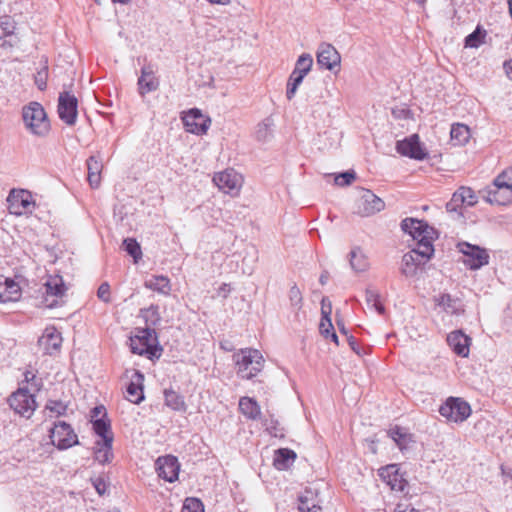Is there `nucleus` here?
Instances as JSON below:
<instances>
[{
    "mask_svg": "<svg viewBox=\"0 0 512 512\" xmlns=\"http://www.w3.org/2000/svg\"><path fill=\"white\" fill-rule=\"evenodd\" d=\"M130 348L132 353L138 355H148L159 357L162 348L158 345L156 331L153 328H139L134 336L130 338Z\"/></svg>",
    "mask_w": 512,
    "mask_h": 512,
    "instance_id": "1",
    "label": "nucleus"
},
{
    "mask_svg": "<svg viewBox=\"0 0 512 512\" xmlns=\"http://www.w3.org/2000/svg\"><path fill=\"white\" fill-rule=\"evenodd\" d=\"M233 358L238 367V375L243 379H251L263 369L264 359L257 349H241Z\"/></svg>",
    "mask_w": 512,
    "mask_h": 512,
    "instance_id": "2",
    "label": "nucleus"
},
{
    "mask_svg": "<svg viewBox=\"0 0 512 512\" xmlns=\"http://www.w3.org/2000/svg\"><path fill=\"white\" fill-rule=\"evenodd\" d=\"M401 229L417 241L416 246L423 244L434 248L433 242L437 239L438 233L427 222L415 218H405L401 221Z\"/></svg>",
    "mask_w": 512,
    "mask_h": 512,
    "instance_id": "3",
    "label": "nucleus"
},
{
    "mask_svg": "<svg viewBox=\"0 0 512 512\" xmlns=\"http://www.w3.org/2000/svg\"><path fill=\"white\" fill-rule=\"evenodd\" d=\"M22 117L25 126L31 133L43 136L49 131V121L43 106L38 102H30L23 107Z\"/></svg>",
    "mask_w": 512,
    "mask_h": 512,
    "instance_id": "4",
    "label": "nucleus"
},
{
    "mask_svg": "<svg viewBox=\"0 0 512 512\" xmlns=\"http://www.w3.org/2000/svg\"><path fill=\"white\" fill-rule=\"evenodd\" d=\"M434 255V248L427 245H419L411 251L405 253L402 257L401 272L406 277H412L416 274L419 266L424 265Z\"/></svg>",
    "mask_w": 512,
    "mask_h": 512,
    "instance_id": "5",
    "label": "nucleus"
},
{
    "mask_svg": "<svg viewBox=\"0 0 512 512\" xmlns=\"http://www.w3.org/2000/svg\"><path fill=\"white\" fill-rule=\"evenodd\" d=\"M457 248L464 255L463 263L470 270H478L489 263V253L483 247L462 241L457 244Z\"/></svg>",
    "mask_w": 512,
    "mask_h": 512,
    "instance_id": "6",
    "label": "nucleus"
},
{
    "mask_svg": "<svg viewBox=\"0 0 512 512\" xmlns=\"http://www.w3.org/2000/svg\"><path fill=\"white\" fill-rule=\"evenodd\" d=\"M49 432L51 443L59 450H66L79 444L74 429L64 421L54 423Z\"/></svg>",
    "mask_w": 512,
    "mask_h": 512,
    "instance_id": "7",
    "label": "nucleus"
},
{
    "mask_svg": "<svg viewBox=\"0 0 512 512\" xmlns=\"http://www.w3.org/2000/svg\"><path fill=\"white\" fill-rule=\"evenodd\" d=\"M10 407L19 415L30 418L36 407L35 395L28 388L21 387L9 398Z\"/></svg>",
    "mask_w": 512,
    "mask_h": 512,
    "instance_id": "8",
    "label": "nucleus"
},
{
    "mask_svg": "<svg viewBox=\"0 0 512 512\" xmlns=\"http://www.w3.org/2000/svg\"><path fill=\"white\" fill-rule=\"evenodd\" d=\"M7 203L10 214L16 216L32 213L35 208L31 193L24 189H12L7 197Z\"/></svg>",
    "mask_w": 512,
    "mask_h": 512,
    "instance_id": "9",
    "label": "nucleus"
},
{
    "mask_svg": "<svg viewBox=\"0 0 512 512\" xmlns=\"http://www.w3.org/2000/svg\"><path fill=\"white\" fill-rule=\"evenodd\" d=\"M439 413L449 421L463 422L470 416L471 407L460 398L450 397L440 406Z\"/></svg>",
    "mask_w": 512,
    "mask_h": 512,
    "instance_id": "10",
    "label": "nucleus"
},
{
    "mask_svg": "<svg viewBox=\"0 0 512 512\" xmlns=\"http://www.w3.org/2000/svg\"><path fill=\"white\" fill-rule=\"evenodd\" d=\"M213 181L220 190L232 195H237L243 184L242 175L234 169H226L215 174Z\"/></svg>",
    "mask_w": 512,
    "mask_h": 512,
    "instance_id": "11",
    "label": "nucleus"
},
{
    "mask_svg": "<svg viewBox=\"0 0 512 512\" xmlns=\"http://www.w3.org/2000/svg\"><path fill=\"white\" fill-rule=\"evenodd\" d=\"M396 151L402 156L419 161L426 159L428 156V153L420 143V139L417 134L410 135L403 140L397 141Z\"/></svg>",
    "mask_w": 512,
    "mask_h": 512,
    "instance_id": "12",
    "label": "nucleus"
},
{
    "mask_svg": "<svg viewBox=\"0 0 512 512\" xmlns=\"http://www.w3.org/2000/svg\"><path fill=\"white\" fill-rule=\"evenodd\" d=\"M77 98L69 92H62L58 99L59 118L67 125L72 126L77 120Z\"/></svg>",
    "mask_w": 512,
    "mask_h": 512,
    "instance_id": "13",
    "label": "nucleus"
},
{
    "mask_svg": "<svg viewBox=\"0 0 512 512\" xmlns=\"http://www.w3.org/2000/svg\"><path fill=\"white\" fill-rule=\"evenodd\" d=\"M379 476L393 491L405 492L408 487V481L397 464L382 467Z\"/></svg>",
    "mask_w": 512,
    "mask_h": 512,
    "instance_id": "14",
    "label": "nucleus"
},
{
    "mask_svg": "<svg viewBox=\"0 0 512 512\" xmlns=\"http://www.w3.org/2000/svg\"><path fill=\"white\" fill-rule=\"evenodd\" d=\"M185 130L196 135H203L210 125V118L204 116L197 108L189 110L182 117Z\"/></svg>",
    "mask_w": 512,
    "mask_h": 512,
    "instance_id": "15",
    "label": "nucleus"
},
{
    "mask_svg": "<svg viewBox=\"0 0 512 512\" xmlns=\"http://www.w3.org/2000/svg\"><path fill=\"white\" fill-rule=\"evenodd\" d=\"M44 303L46 307L53 308L57 305L58 299H61L66 291L61 276H50L44 284Z\"/></svg>",
    "mask_w": 512,
    "mask_h": 512,
    "instance_id": "16",
    "label": "nucleus"
},
{
    "mask_svg": "<svg viewBox=\"0 0 512 512\" xmlns=\"http://www.w3.org/2000/svg\"><path fill=\"white\" fill-rule=\"evenodd\" d=\"M385 207L384 201L370 190H364L357 205V213L361 216H371Z\"/></svg>",
    "mask_w": 512,
    "mask_h": 512,
    "instance_id": "17",
    "label": "nucleus"
},
{
    "mask_svg": "<svg viewBox=\"0 0 512 512\" xmlns=\"http://www.w3.org/2000/svg\"><path fill=\"white\" fill-rule=\"evenodd\" d=\"M341 56L336 48L329 43H321L317 51V64L324 69L332 71L339 67Z\"/></svg>",
    "mask_w": 512,
    "mask_h": 512,
    "instance_id": "18",
    "label": "nucleus"
},
{
    "mask_svg": "<svg viewBox=\"0 0 512 512\" xmlns=\"http://www.w3.org/2000/svg\"><path fill=\"white\" fill-rule=\"evenodd\" d=\"M447 344L459 357L466 358L470 353L471 338L462 330H454L447 335Z\"/></svg>",
    "mask_w": 512,
    "mask_h": 512,
    "instance_id": "19",
    "label": "nucleus"
},
{
    "mask_svg": "<svg viewBox=\"0 0 512 512\" xmlns=\"http://www.w3.org/2000/svg\"><path fill=\"white\" fill-rule=\"evenodd\" d=\"M179 463L174 456L159 457L156 461L158 476L170 483L178 479Z\"/></svg>",
    "mask_w": 512,
    "mask_h": 512,
    "instance_id": "20",
    "label": "nucleus"
},
{
    "mask_svg": "<svg viewBox=\"0 0 512 512\" xmlns=\"http://www.w3.org/2000/svg\"><path fill=\"white\" fill-rule=\"evenodd\" d=\"M478 197L470 187L462 186L452 195L451 200L446 204L448 211H457L463 205L474 206Z\"/></svg>",
    "mask_w": 512,
    "mask_h": 512,
    "instance_id": "21",
    "label": "nucleus"
},
{
    "mask_svg": "<svg viewBox=\"0 0 512 512\" xmlns=\"http://www.w3.org/2000/svg\"><path fill=\"white\" fill-rule=\"evenodd\" d=\"M38 345L44 350L45 354H54L61 348V333L54 326L46 327L42 336L38 339Z\"/></svg>",
    "mask_w": 512,
    "mask_h": 512,
    "instance_id": "22",
    "label": "nucleus"
},
{
    "mask_svg": "<svg viewBox=\"0 0 512 512\" xmlns=\"http://www.w3.org/2000/svg\"><path fill=\"white\" fill-rule=\"evenodd\" d=\"M484 198L491 204L508 205L512 203V190L499 188L493 182L485 190Z\"/></svg>",
    "mask_w": 512,
    "mask_h": 512,
    "instance_id": "23",
    "label": "nucleus"
},
{
    "mask_svg": "<svg viewBox=\"0 0 512 512\" xmlns=\"http://www.w3.org/2000/svg\"><path fill=\"white\" fill-rule=\"evenodd\" d=\"M143 381L144 375L136 371L126 388V399L131 403L140 404L144 400Z\"/></svg>",
    "mask_w": 512,
    "mask_h": 512,
    "instance_id": "24",
    "label": "nucleus"
},
{
    "mask_svg": "<svg viewBox=\"0 0 512 512\" xmlns=\"http://www.w3.org/2000/svg\"><path fill=\"white\" fill-rule=\"evenodd\" d=\"M138 87L141 95L158 89L159 81L154 76V71L150 65H146L142 68L141 76L138 79Z\"/></svg>",
    "mask_w": 512,
    "mask_h": 512,
    "instance_id": "25",
    "label": "nucleus"
},
{
    "mask_svg": "<svg viewBox=\"0 0 512 512\" xmlns=\"http://www.w3.org/2000/svg\"><path fill=\"white\" fill-rule=\"evenodd\" d=\"M88 182L92 188H98L101 183V171L103 164L96 156H90L87 161Z\"/></svg>",
    "mask_w": 512,
    "mask_h": 512,
    "instance_id": "26",
    "label": "nucleus"
},
{
    "mask_svg": "<svg viewBox=\"0 0 512 512\" xmlns=\"http://www.w3.org/2000/svg\"><path fill=\"white\" fill-rule=\"evenodd\" d=\"M20 297V287L12 279L5 278L4 282H0V303L16 301Z\"/></svg>",
    "mask_w": 512,
    "mask_h": 512,
    "instance_id": "27",
    "label": "nucleus"
},
{
    "mask_svg": "<svg viewBox=\"0 0 512 512\" xmlns=\"http://www.w3.org/2000/svg\"><path fill=\"white\" fill-rule=\"evenodd\" d=\"M113 437L104 441H97L94 448V458L100 464L110 463L113 458L112 452Z\"/></svg>",
    "mask_w": 512,
    "mask_h": 512,
    "instance_id": "28",
    "label": "nucleus"
},
{
    "mask_svg": "<svg viewBox=\"0 0 512 512\" xmlns=\"http://www.w3.org/2000/svg\"><path fill=\"white\" fill-rule=\"evenodd\" d=\"M296 453L288 448H280L275 451L273 465L277 470H287L295 461Z\"/></svg>",
    "mask_w": 512,
    "mask_h": 512,
    "instance_id": "29",
    "label": "nucleus"
},
{
    "mask_svg": "<svg viewBox=\"0 0 512 512\" xmlns=\"http://www.w3.org/2000/svg\"><path fill=\"white\" fill-rule=\"evenodd\" d=\"M144 287L165 296L169 295L171 291L170 280L163 275H155L145 280Z\"/></svg>",
    "mask_w": 512,
    "mask_h": 512,
    "instance_id": "30",
    "label": "nucleus"
},
{
    "mask_svg": "<svg viewBox=\"0 0 512 512\" xmlns=\"http://www.w3.org/2000/svg\"><path fill=\"white\" fill-rule=\"evenodd\" d=\"M298 510L299 512H321L317 495L311 490H305L299 496Z\"/></svg>",
    "mask_w": 512,
    "mask_h": 512,
    "instance_id": "31",
    "label": "nucleus"
},
{
    "mask_svg": "<svg viewBox=\"0 0 512 512\" xmlns=\"http://www.w3.org/2000/svg\"><path fill=\"white\" fill-rule=\"evenodd\" d=\"M450 137L454 145L463 146L471 137L470 128L465 124L455 123L451 126Z\"/></svg>",
    "mask_w": 512,
    "mask_h": 512,
    "instance_id": "32",
    "label": "nucleus"
},
{
    "mask_svg": "<svg viewBox=\"0 0 512 512\" xmlns=\"http://www.w3.org/2000/svg\"><path fill=\"white\" fill-rule=\"evenodd\" d=\"M350 266L357 273L367 271L370 266L367 256L358 247L350 252Z\"/></svg>",
    "mask_w": 512,
    "mask_h": 512,
    "instance_id": "33",
    "label": "nucleus"
},
{
    "mask_svg": "<svg viewBox=\"0 0 512 512\" xmlns=\"http://www.w3.org/2000/svg\"><path fill=\"white\" fill-rule=\"evenodd\" d=\"M239 409L242 414L251 420H256L260 417L261 411L258 403L249 397H242L239 401Z\"/></svg>",
    "mask_w": 512,
    "mask_h": 512,
    "instance_id": "34",
    "label": "nucleus"
},
{
    "mask_svg": "<svg viewBox=\"0 0 512 512\" xmlns=\"http://www.w3.org/2000/svg\"><path fill=\"white\" fill-rule=\"evenodd\" d=\"M165 404L169 408L174 411L185 412L186 411V403L184 397L180 395L178 392L172 389H166L164 391Z\"/></svg>",
    "mask_w": 512,
    "mask_h": 512,
    "instance_id": "35",
    "label": "nucleus"
},
{
    "mask_svg": "<svg viewBox=\"0 0 512 512\" xmlns=\"http://www.w3.org/2000/svg\"><path fill=\"white\" fill-rule=\"evenodd\" d=\"M312 65V56L309 53H303L298 57L292 74L305 78V76L310 72Z\"/></svg>",
    "mask_w": 512,
    "mask_h": 512,
    "instance_id": "36",
    "label": "nucleus"
},
{
    "mask_svg": "<svg viewBox=\"0 0 512 512\" xmlns=\"http://www.w3.org/2000/svg\"><path fill=\"white\" fill-rule=\"evenodd\" d=\"M140 316L144 319L147 327L153 328L161 321L158 305H150L148 308L140 309Z\"/></svg>",
    "mask_w": 512,
    "mask_h": 512,
    "instance_id": "37",
    "label": "nucleus"
},
{
    "mask_svg": "<svg viewBox=\"0 0 512 512\" xmlns=\"http://www.w3.org/2000/svg\"><path fill=\"white\" fill-rule=\"evenodd\" d=\"M332 307L329 304L328 310H325V299H322L321 301V322L319 325V331L321 335H323L325 338H329L330 331L333 330V325L331 322V315Z\"/></svg>",
    "mask_w": 512,
    "mask_h": 512,
    "instance_id": "38",
    "label": "nucleus"
},
{
    "mask_svg": "<svg viewBox=\"0 0 512 512\" xmlns=\"http://www.w3.org/2000/svg\"><path fill=\"white\" fill-rule=\"evenodd\" d=\"M436 304L444 311L450 314H457L459 312V303L457 299L451 297L450 294H441L435 298Z\"/></svg>",
    "mask_w": 512,
    "mask_h": 512,
    "instance_id": "39",
    "label": "nucleus"
},
{
    "mask_svg": "<svg viewBox=\"0 0 512 512\" xmlns=\"http://www.w3.org/2000/svg\"><path fill=\"white\" fill-rule=\"evenodd\" d=\"M365 299L369 307L374 308L379 314L384 313L385 308L379 300L380 295L377 290L373 288H367L365 291Z\"/></svg>",
    "mask_w": 512,
    "mask_h": 512,
    "instance_id": "40",
    "label": "nucleus"
},
{
    "mask_svg": "<svg viewBox=\"0 0 512 512\" xmlns=\"http://www.w3.org/2000/svg\"><path fill=\"white\" fill-rule=\"evenodd\" d=\"M93 430L99 437H101V441H104L109 437H113L110 422L103 418L96 419L93 422Z\"/></svg>",
    "mask_w": 512,
    "mask_h": 512,
    "instance_id": "41",
    "label": "nucleus"
},
{
    "mask_svg": "<svg viewBox=\"0 0 512 512\" xmlns=\"http://www.w3.org/2000/svg\"><path fill=\"white\" fill-rule=\"evenodd\" d=\"M123 248L124 250L133 257L135 263L139 261L142 257V251L139 243L134 238H126L123 240Z\"/></svg>",
    "mask_w": 512,
    "mask_h": 512,
    "instance_id": "42",
    "label": "nucleus"
},
{
    "mask_svg": "<svg viewBox=\"0 0 512 512\" xmlns=\"http://www.w3.org/2000/svg\"><path fill=\"white\" fill-rule=\"evenodd\" d=\"M486 32L477 27L465 38V47L478 48L484 40Z\"/></svg>",
    "mask_w": 512,
    "mask_h": 512,
    "instance_id": "43",
    "label": "nucleus"
},
{
    "mask_svg": "<svg viewBox=\"0 0 512 512\" xmlns=\"http://www.w3.org/2000/svg\"><path fill=\"white\" fill-rule=\"evenodd\" d=\"M493 182L499 188L512 190V168L504 170Z\"/></svg>",
    "mask_w": 512,
    "mask_h": 512,
    "instance_id": "44",
    "label": "nucleus"
},
{
    "mask_svg": "<svg viewBox=\"0 0 512 512\" xmlns=\"http://www.w3.org/2000/svg\"><path fill=\"white\" fill-rule=\"evenodd\" d=\"M303 79L304 78L301 76H296L292 73L290 74L286 89V97L288 100H291L295 96L298 87L303 82Z\"/></svg>",
    "mask_w": 512,
    "mask_h": 512,
    "instance_id": "45",
    "label": "nucleus"
},
{
    "mask_svg": "<svg viewBox=\"0 0 512 512\" xmlns=\"http://www.w3.org/2000/svg\"><path fill=\"white\" fill-rule=\"evenodd\" d=\"M288 297H289L291 306L297 311L300 310L302 307L303 298H302V293L296 284H294L290 287L289 292H288Z\"/></svg>",
    "mask_w": 512,
    "mask_h": 512,
    "instance_id": "46",
    "label": "nucleus"
},
{
    "mask_svg": "<svg viewBox=\"0 0 512 512\" xmlns=\"http://www.w3.org/2000/svg\"><path fill=\"white\" fill-rule=\"evenodd\" d=\"M45 409L51 413L50 416L58 417L65 415L67 411V405L62 401L49 400L45 406Z\"/></svg>",
    "mask_w": 512,
    "mask_h": 512,
    "instance_id": "47",
    "label": "nucleus"
},
{
    "mask_svg": "<svg viewBox=\"0 0 512 512\" xmlns=\"http://www.w3.org/2000/svg\"><path fill=\"white\" fill-rule=\"evenodd\" d=\"M181 512H204V506L197 498H187L184 501Z\"/></svg>",
    "mask_w": 512,
    "mask_h": 512,
    "instance_id": "48",
    "label": "nucleus"
},
{
    "mask_svg": "<svg viewBox=\"0 0 512 512\" xmlns=\"http://www.w3.org/2000/svg\"><path fill=\"white\" fill-rule=\"evenodd\" d=\"M264 426L267 432L274 437H283V429L279 427V423L277 420L271 418L270 420L266 419L264 422Z\"/></svg>",
    "mask_w": 512,
    "mask_h": 512,
    "instance_id": "49",
    "label": "nucleus"
},
{
    "mask_svg": "<svg viewBox=\"0 0 512 512\" xmlns=\"http://www.w3.org/2000/svg\"><path fill=\"white\" fill-rule=\"evenodd\" d=\"M356 174L354 171H346L342 172L335 176V184L339 186H347L352 183L353 180H355Z\"/></svg>",
    "mask_w": 512,
    "mask_h": 512,
    "instance_id": "50",
    "label": "nucleus"
},
{
    "mask_svg": "<svg viewBox=\"0 0 512 512\" xmlns=\"http://www.w3.org/2000/svg\"><path fill=\"white\" fill-rule=\"evenodd\" d=\"M391 438L396 442L398 447L402 449L407 443V434L399 427L390 430Z\"/></svg>",
    "mask_w": 512,
    "mask_h": 512,
    "instance_id": "51",
    "label": "nucleus"
},
{
    "mask_svg": "<svg viewBox=\"0 0 512 512\" xmlns=\"http://www.w3.org/2000/svg\"><path fill=\"white\" fill-rule=\"evenodd\" d=\"M0 28L5 36H12L15 30V22L10 17H4L0 21Z\"/></svg>",
    "mask_w": 512,
    "mask_h": 512,
    "instance_id": "52",
    "label": "nucleus"
},
{
    "mask_svg": "<svg viewBox=\"0 0 512 512\" xmlns=\"http://www.w3.org/2000/svg\"><path fill=\"white\" fill-rule=\"evenodd\" d=\"M97 296L104 303L111 302L110 285L107 282H104L99 286Z\"/></svg>",
    "mask_w": 512,
    "mask_h": 512,
    "instance_id": "53",
    "label": "nucleus"
},
{
    "mask_svg": "<svg viewBox=\"0 0 512 512\" xmlns=\"http://www.w3.org/2000/svg\"><path fill=\"white\" fill-rule=\"evenodd\" d=\"M47 76L48 71L47 68H43L42 70L38 71L35 75V84L40 90H44L47 86Z\"/></svg>",
    "mask_w": 512,
    "mask_h": 512,
    "instance_id": "54",
    "label": "nucleus"
},
{
    "mask_svg": "<svg viewBox=\"0 0 512 512\" xmlns=\"http://www.w3.org/2000/svg\"><path fill=\"white\" fill-rule=\"evenodd\" d=\"M93 486L99 495H103L106 492V482L103 478L97 477L92 480Z\"/></svg>",
    "mask_w": 512,
    "mask_h": 512,
    "instance_id": "55",
    "label": "nucleus"
},
{
    "mask_svg": "<svg viewBox=\"0 0 512 512\" xmlns=\"http://www.w3.org/2000/svg\"><path fill=\"white\" fill-rule=\"evenodd\" d=\"M6 37L7 36L5 35L0 36V47L4 49L12 48L15 45L16 40L7 39Z\"/></svg>",
    "mask_w": 512,
    "mask_h": 512,
    "instance_id": "56",
    "label": "nucleus"
},
{
    "mask_svg": "<svg viewBox=\"0 0 512 512\" xmlns=\"http://www.w3.org/2000/svg\"><path fill=\"white\" fill-rule=\"evenodd\" d=\"M230 292L231 288L230 285L227 283H223L218 289V294L223 298H227Z\"/></svg>",
    "mask_w": 512,
    "mask_h": 512,
    "instance_id": "57",
    "label": "nucleus"
},
{
    "mask_svg": "<svg viewBox=\"0 0 512 512\" xmlns=\"http://www.w3.org/2000/svg\"><path fill=\"white\" fill-rule=\"evenodd\" d=\"M503 67L507 77L512 80V59L505 61Z\"/></svg>",
    "mask_w": 512,
    "mask_h": 512,
    "instance_id": "58",
    "label": "nucleus"
},
{
    "mask_svg": "<svg viewBox=\"0 0 512 512\" xmlns=\"http://www.w3.org/2000/svg\"><path fill=\"white\" fill-rule=\"evenodd\" d=\"M347 339H348V343H349L351 349L354 352H356L357 354H359V350H358V345H357L356 339L352 335H348Z\"/></svg>",
    "mask_w": 512,
    "mask_h": 512,
    "instance_id": "59",
    "label": "nucleus"
},
{
    "mask_svg": "<svg viewBox=\"0 0 512 512\" xmlns=\"http://www.w3.org/2000/svg\"><path fill=\"white\" fill-rule=\"evenodd\" d=\"M395 512H420V511L416 510L414 508L408 507V506L403 507L402 505H397Z\"/></svg>",
    "mask_w": 512,
    "mask_h": 512,
    "instance_id": "60",
    "label": "nucleus"
},
{
    "mask_svg": "<svg viewBox=\"0 0 512 512\" xmlns=\"http://www.w3.org/2000/svg\"><path fill=\"white\" fill-rule=\"evenodd\" d=\"M337 326H338L339 331H340L342 334H344V335L348 336V331H347V329L345 328V326H344V324H343V322H342V321L337 320Z\"/></svg>",
    "mask_w": 512,
    "mask_h": 512,
    "instance_id": "61",
    "label": "nucleus"
},
{
    "mask_svg": "<svg viewBox=\"0 0 512 512\" xmlns=\"http://www.w3.org/2000/svg\"><path fill=\"white\" fill-rule=\"evenodd\" d=\"M329 337L334 343L338 344V336L335 333L334 329L330 331Z\"/></svg>",
    "mask_w": 512,
    "mask_h": 512,
    "instance_id": "62",
    "label": "nucleus"
},
{
    "mask_svg": "<svg viewBox=\"0 0 512 512\" xmlns=\"http://www.w3.org/2000/svg\"><path fill=\"white\" fill-rule=\"evenodd\" d=\"M35 376L33 374H31L30 372H27L25 374V379L26 381H29L30 379H33Z\"/></svg>",
    "mask_w": 512,
    "mask_h": 512,
    "instance_id": "63",
    "label": "nucleus"
},
{
    "mask_svg": "<svg viewBox=\"0 0 512 512\" xmlns=\"http://www.w3.org/2000/svg\"><path fill=\"white\" fill-rule=\"evenodd\" d=\"M102 408H103V407H95V408L93 409V413H94L95 415H98V414L100 413V411H101V409H102Z\"/></svg>",
    "mask_w": 512,
    "mask_h": 512,
    "instance_id": "64",
    "label": "nucleus"
}]
</instances>
